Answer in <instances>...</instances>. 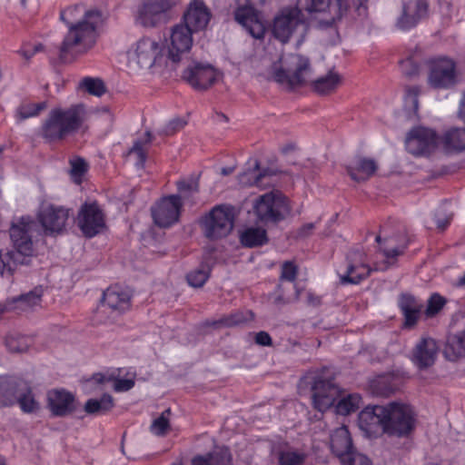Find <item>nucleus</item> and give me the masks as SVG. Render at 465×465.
I'll return each instance as SVG.
<instances>
[{
	"label": "nucleus",
	"mask_w": 465,
	"mask_h": 465,
	"mask_svg": "<svg viewBox=\"0 0 465 465\" xmlns=\"http://www.w3.org/2000/svg\"><path fill=\"white\" fill-rule=\"evenodd\" d=\"M82 13V7L74 5L60 14L61 20L68 25V32L59 46L58 57L63 63L74 60L77 54H85L96 43L97 29L105 18L104 13L92 8L84 11L83 17L78 19Z\"/></svg>",
	"instance_id": "1"
},
{
	"label": "nucleus",
	"mask_w": 465,
	"mask_h": 465,
	"mask_svg": "<svg viewBox=\"0 0 465 465\" xmlns=\"http://www.w3.org/2000/svg\"><path fill=\"white\" fill-rule=\"evenodd\" d=\"M84 104L72 105L68 109H52L41 127V135L48 143L63 140L77 131L84 121Z\"/></svg>",
	"instance_id": "2"
},
{
	"label": "nucleus",
	"mask_w": 465,
	"mask_h": 465,
	"mask_svg": "<svg viewBox=\"0 0 465 465\" xmlns=\"http://www.w3.org/2000/svg\"><path fill=\"white\" fill-rule=\"evenodd\" d=\"M304 9L309 13H322L326 17L318 21V27L327 29L335 26L347 15L351 8L357 16L366 17L368 0H304Z\"/></svg>",
	"instance_id": "3"
},
{
	"label": "nucleus",
	"mask_w": 465,
	"mask_h": 465,
	"mask_svg": "<svg viewBox=\"0 0 465 465\" xmlns=\"http://www.w3.org/2000/svg\"><path fill=\"white\" fill-rule=\"evenodd\" d=\"M280 66L272 64L273 80L288 90L306 85L312 75L310 59L300 54H289L280 58Z\"/></svg>",
	"instance_id": "4"
},
{
	"label": "nucleus",
	"mask_w": 465,
	"mask_h": 465,
	"mask_svg": "<svg viewBox=\"0 0 465 465\" xmlns=\"http://www.w3.org/2000/svg\"><path fill=\"white\" fill-rule=\"evenodd\" d=\"M257 222L268 225L283 221L292 212L289 200L280 192H271L259 196L253 203Z\"/></svg>",
	"instance_id": "5"
},
{
	"label": "nucleus",
	"mask_w": 465,
	"mask_h": 465,
	"mask_svg": "<svg viewBox=\"0 0 465 465\" xmlns=\"http://www.w3.org/2000/svg\"><path fill=\"white\" fill-rule=\"evenodd\" d=\"M384 433L390 436L406 437L415 427V413L405 403L391 401L385 405Z\"/></svg>",
	"instance_id": "6"
},
{
	"label": "nucleus",
	"mask_w": 465,
	"mask_h": 465,
	"mask_svg": "<svg viewBox=\"0 0 465 465\" xmlns=\"http://www.w3.org/2000/svg\"><path fill=\"white\" fill-rule=\"evenodd\" d=\"M200 224L204 236L210 240L226 237L233 229V208L225 205L215 206L203 217Z\"/></svg>",
	"instance_id": "7"
},
{
	"label": "nucleus",
	"mask_w": 465,
	"mask_h": 465,
	"mask_svg": "<svg viewBox=\"0 0 465 465\" xmlns=\"http://www.w3.org/2000/svg\"><path fill=\"white\" fill-rule=\"evenodd\" d=\"M238 6L233 12L234 20L254 39L263 40L267 27L254 5L263 4L265 0H236Z\"/></svg>",
	"instance_id": "8"
},
{
	"label": "nucleus",
	"mask_w": 465,
	"mask_h": 465,
	"mask_svg": "<svg viewBox=\"0 0 465 465\" xmlns=\"http://www.w3.org/2000/svg\"><path fill=\"white\" fill-rule=\"evenodd\" d=\"M194 32L183 23L172 27L170 44L165 58V65L175 69L176 65L189 53L193 45V34Z\"/></svg>",
	"instance_id": "9"
},
{
	"label": "nucleus",
	"mask_w": 465,
	"mask_h": 465,
	"mask_svg": "<svg viewBox=\"0 0 465 465\" xmlns=\"http://www.w3.org/2000/svg\"><path fill=\"white\" fill-rule=\"evenodd\" d=\"M35 221L31 216H22L16 223H12L9 234L13 244V251L16 255L26 258L31 263L34 256V243L29 234Z\"/></svg>",
	"instance_id": "10"
},
{
	"label": "nucleus",
	"mask_w": 465,
	"mask_h": 465,
	"mask_svg": "<svg viewBox=\"0 0 465 465\" xmlns=\"http://www.w3.org/2000/svg\"><path fill=\"white\" fill-rule=\"evenodd\" d=\"M304 23V16L297 7L282 9L273 18L272 35L282 44L290 41L297 27Z\"/></svg>",
	"instance_id": "11"
},
{
	"label": "nucleus",
	"mask_w": 465,
	"mask_h": 465,
	"mask_svg": "<svg viewBox=\"0 0 465 465\" xmlns=\"http://www.w3.org/2000/svg\"><path fill=\"white\" fill-rule=\"evenodd\" d=\"M176 5V0H143L139 6L136 21L143 27H156L166 21L167 13Z\"/></svg>",
	"instance_id": "12"
},
{
	"label": "nucleus",
	"mask_w": 465,
	"mask_h": 465,
	"mask_svg": "<svg viewBox=\"0 0 465 465\" xmlns=\"http://www.w3.org/2000/svg\"><path fill=\"white\" fill-rule=\"evenodd\" d=\"M312 391L313 407L321 412L332 407L341 393L333 377L325 378L322 375L315 377Z\"/></svg>",
	"instance_id": "13"
},
{
	"label": "nucleus",
	"mask_w": 465,
	"mask_h": 465,
	"mask_svg": "<svg viewBox=\"0 0 465 465\" xmlns=\"http://www.w3.org/2000/svg\"><path fill=\"white\" fill-rule=\"evenodd\" d=\"M439 144L440 136L437 133L422 126L412 128L406 139L408 151L415 156L430 154Z\"/></svg>",
	"instance_id": "14"
},
{
	"label": "nucleus",
	"mask_w": 465,
	"mask_h": 465,
	"mask_svg": "<svg viewBox=\"0 0 465 465\" xmlns=\"http://www.w3.org/2000/svg\"><path fill=\"white\" fill-rule=\"evenodd\" d=\"M68 218V209L54 204L43 206L37 213V220L43 227L45 235L49 236L63 233Z\"/></svg>",
	"instance_id": "15"
},
{
	"label": "nucleus",
	"mask_w": 465,
	"mask_h": 465,
	"mask_svg": "<svg viewBox=\"0 0 465 465\" xmlns=\"http://www.w3.org/2000/svg\"><path fill=\"white\" fill-rule=\"evenodd\" d=\"M182 206L183 203L179 195L163 197L151 208L154 223L162 228L173 225L179 219Z\"/></svg>",
	"instance_id": "16"
},
{
	"label": "nucleus",
	"mask_w": 465,
	"mask_h": 465,
	"mask_svg": "<svg viewBox=\"0 0 465 465\" xmlns=\"http://www.w3.org/2000/svg\"><path fill=\"white\" fill-rule=\"evenodd\" d=\"M78 226L83 234L92 238L105 228L104 213L96 202L84 203L78 213Z\"/></svg>",
	"instance_id": "17"
},
{
	"label": "nucleus",
	"mask_w": 465,
	"mask_h": 465,
	"mask_svg": "<svg viewBox=\"0 0 465 465\" xmlns=\"http://www.w3.org/2000/svg\"><path fill=\"white\" fill-rule=\"evenodd\" d=\"M182 79L194 90L205 91L216 82L217 73L211 64L193 63L184 69Z\"/></svg>",
	"instance_id": "18"
},
{
	"label": "nucleus",
	"mask_w": 465,
	"mask_h": 465,
	"mask_svg": "<svg viewBox=\"0 0 465 465\" xmlns=\"http://www.w3.org/2000/svg\"><path fill=\"white\" fill-rule=\"evenodd\" d=\"M160 44L149 37L141 38L135 45L133 59L141 68L149 69L155 64H163Z\"/></svg>",
	"instance_id": "19"
},
{
	"label": "nucleus",
	"mask_w": 465,
	"mask_h": 465,
	"mask_svg": "<svg viewBox=\"0 0 465 465\" xmlns=\"http://www.w3.org/2000/svg\"><path fill=\"white\" fill-rule=\"evenodd\" d=\"M385 413L386 408L382 405L365 407L358 417L360 429L369 437L384 433Z\"/></svg>",
	"instance_id": "20"
},
{
	"label": "nucleus",
	"mask_w": 465,
	"mask_h": 465,
	"mask_svg": "<svg viewBox=\"0 0 465 465\" xmlns=\"http://www.w3.org/2000/svg\"><path fill=\"white\" fill-rule=\"evenodd\" d=\"M456 64L451 59L440 58L432 61L429 74V83L434 88H448L456 82Z\"/></svg>",
	"instance_id": "21"
},
{
	"label": "nucleus",
	"mask_w": 465,
	"mask_h": 465,
	"mask_svg": "<svg viewBox=\"0 0 465 465\" xmlns=\"http://www.w3.org/2000/svg\"><path fill=\"white\" fill-rule=\"evenodd\" d=\"M46 407L54 417L70 415L77 409L74 395L64 389L48 391Z\"/></svg>",
	"instance_id": "22"
},
{
	"label": "nucleus",
	"mask_w": 465,
	"mask_h": 465,
	"mask_svg": "<svg viewBox=\"0 0 465 465\" xmlns=\"http://www.w3.org/2000/svg\"><path fill=\"white\" fill-rule=\"evenodd\" d=\"M212 13L203 0H193L187 5L183 15V24L194 33L203 31L207 28Z\"/></svg>",
	"instance_id": "23"
},
{
	"label": "nucleus",
	"mask_w": 465,
	"mask_h": 465,
	"mask_svg": "<svg viewBox=\"0 0 465 465\" xmlns=\"http://www.w3.org/2000/svg\"><path fill=\"white\" fill-rule=\"evenodd\" d=\"M345 169L351 179L357 183H363L373 176L378 170V164L372 158L355 154L351 157Z\"/></svg>",
	"instance_id": "24"
},
{
	"label": "nucleus",
	"mask_w": 465,
	"mask_h": 465,
	"mask_svg": "<svg viewBox=\"0 0 465 465\" xmlns=\"http://www.w3.org/2000/svg\"><path fill=\"white\" fill-rule=\"evenodd\" d=\"M438 351L434 339L422 337L413 348L411 359L420 370H425L435 363Z\"/></svg>",
	"instance_id": "25"
},
{
	"label": "nucleus",
	"mask_w": 465,
	"mask_h": 465,
	"mask_svg": "<svg viewBox=\"0 0 465 465\" xmlns=\"http://www.w3.org/2000/svg\"><path fill=\"white\" fill-rule=\"evenodd\" d=\"M43 296V289L35 287L29 292L20 294L5 301L0 304V315L5 312H27L40 305Z\"/></svg>",
	"instance_id": "26"
},
{
	"label": "nucleus",
	"mask_w": 465,
	"mask_h": 465,
	"mask_svg": "<svg viewBox=\"0 0 465 465\" xmlns=\"http://www.w3.org/2000/svg\"><path fill=\"white\" fill-rule=\"evenodd\" d=\"M403 379L394 373H384L374 377L369 382V391L373 396L388 398L399 391Z\"/></svg>",
	"instance_id": "27"
},
{
	"label": "nucleus",
	"mask_w": 465,
	"mask_h": 465,
	"mask_svg": "<svg viewBox=\"0 0 465 465\" xmlns=\"http://www.w3.org/2000/svg\"><path fill=\"white\" fill-rule=\"evenodd\" d=\"M364 254L361 252H354L347 257L348 267L344 275L340 277L342 284H358L370 276L371 269L364 262Z\"/></svg>",
	"instance_id": "28"
},
{
	"label": "nucleus",
	"mask_w": 465,
	"mask_h": 465,
	"mask_svg": "<svg viewBox=\"0 0 465 465\" xmlns=\"http://www.w3.org/2000/svg\"><path fill=\"white\" fill-rule=\"evenodd\" d=\"M131 300L132 294L126 288L114 284L104 292L102 303L112 312L124 313L131 308Z\"/></svg>",
	"instance_id": "29"
},
{
	"label": "nucleus",
	"mask_w": 465,
	"mask_h": 465,
	"mask_svg": "<svg viewBox=\"0 0 465 465\" xmlns=\"http://www.w3.org/2000/svg\"><path fill=\"white\" fill-rule=\"evenodd\" d=\"M428 14L426 0H410L403 5L402 14L398 19L397 25L402 30L415 26Z\"/></svg>",
	"instance_id": "30"
},
{
	"label": "nucleus",
	"mask_w": 465,
	"mask_h": 465,
	"mask_svg": "<svg viewBox=\"0 0 465 465\" xmlns=\"http://www.w3.org/2000/svg\"><path fill=\"white\" fill-rule=\"evenodd\" d=\"M398 305L404 318L403 328H413L420 317L423 305L411 293H401Z\"/></svg>",
	"instance_id": "31"
},
{
	"label": "nucleus",
	"mask_w": 465,
	"mask_h": 465,
	"mask_svg": "<svg viewBox=\"0 0 465 465\" xmlns=\"http://www.w3.org/2000/svg\"><path fill=\"white\" fill-rule=\"evenodd\" d=\"M330 447L340 461L354 450L352 440L346 426L335 429L330 437Z\"/></svg>",
	"instance_id": "32"
},
{
	"label": "nucleus",
	"mask_w": 465,
	"mask_h": 465,
	"mask_svg": "<svg viewBox=\"0 0 465 465\" xmlns=\"http://www.w3.org/2000/svg\"><path fill=\"white\" fill-rule=\"evenodd\" d=\"M341 83V75L331 69L326 75L312 81L311 85L316 94L320 95H327L335 92Z\"/></svg>",
	"instance_id": "33"
},
{
	"label": "nucleus",
	"mask_w": 465,
	"mask_h": 465,
	"mask_svg": "<svg viewBox=\"0 0 465 465\" xmlns=\"http://www.w3.org/2000/svg\"><path fill=\"white\" fill-rule=\"evenodd\" d=\"M26 258L16 255L11 250H0V276L11 278L21 265H29Z\"/></svg>",
	"instance_id": "34"
},
{
	"label": "nucleus",
	"mask_w": 465,
	"mask_h": 465,
	"mask_svg": "<svg viewBox=\"0 0 465 465\" xmlns=\"http://www.w3.org/2000/svg\"><path fill=\"white\" fill-rule=\"evenodd\" d=\"M20 381L14 377L0 376V408L15 404V393L18 392Z\"/></svg>",
	"instance_id": "35"
},
{
	"label": "nucleus",
	"mask_w": 465,
	"mask_h": 465,
	"mask_svg": "<svg viewBox=\"0 0 465 465\" xmlns=\"http://www.w3.org/2000/svg\"><path fill=\"white\" fill-rule=\"evenodd\" d=\"M15 398V404L17 403L25 413H35L40 410V403L35 400L32 388L23 381H20Z\"/></svg>",
	"instance_id": "36"
},
{
	"label": "nucleus",
	"mask_w": 465,
	"mask_h": 465,
	"mask_svg": "<svg viewBox=\"0 0 465 465\" xmlns=\"http://www.w3.org/2000/svg\"><path fill=\"white\" fill-rule=\"evenodd\" d=\"M444 355L449 361H452L465 357V330L448 337Z\"/></svg>",
	"instance_id": "37"
},
{
	"label": "nucleus",
	"mask_w": 465,
	"mask_h": 465,
	"mask_svg": "<svg viewBox=\"0 0 465 465\" xmlns=\"http://www.w3.org/2000/svg\"><path fill=\"white\" fill-rule=\"evenodd\" d=\"M269 241L267 232L261 227H249L240 235V242L242 246L255 248L267 243Z\"/></svg>",
	"instance_id": "38"
},
{
	"label": "nucleus",
	"mask_w": 465,
	"mask_h": 465,
	"mask_svg": "<svg viewBox=\"0 0 465 465\" xmlns=\"http://www.w3.org/2000/svg\"><path fill=\"white\" fill-rule=\"evenodd\" d=\"M114 399L110 394L104 393L100 399H89L84 407L88 414H104L114 407Z\"/></svg>",
	"instance_id": "39"
},
{
	"label": "nucleus",
	"mask_w": 465,
	"mask_h": 465,
	"mask_svg": "<svg viewBox=\"0 0 465 465\" xmlns=\"http://www.w3.org/2000/svg\"><path fill=\"white\" fill-rule=\"evenodd\" d=\"M47 108L45 101L40 103L22 102L15 111V117L18 122H22L30 117L37 116L42 111Z\"/></svg>",
	"instance_id": "40"
},
{
	"label": "nucleus",
	"mask_w": 465,
	"mask_h": 465,
	"mask_svg": "<svg viewBox=\"0 0 465 465\" xmlns=\"http://www.w3.org/2000/svg\"><path fill=\"white\" fill-rule=\"evenodd\" d=\"M78 88L90 95L101 97L107 92L106 85L101 78L86 76L78 84Z\"/></svg>",
	"instance_id": "41"
},
{
	"label": "nucleus",
	"mask_w": 465,
	"mask_h": 465,
	"mask_svg": "<svg viewBox=\"0 0 465 465\" xmlns=\"http://www.w3.org/2000/svg\"><path fill=\"white\" fill-rule=\"evenodd\" d=\"M361 397L358 393L348 394L341 399L335 405V411L340 415H349L360 408Z\"/></svg>",
	"instance_id": "42"
},
{
	"label": "nucleus",
	"mask_w": 465,
	"mask_h": 465,
	"mask_svg": "<svg viewBox=\"0 0 465 465\" xmlns=\"http://www.w3.org/2000/svg\"><path fill=\"white\" fill-rule=\"evenodd\" d=\"M254 319V313L252 311L246 312H235L230 315L224 316L217 322H213V325H222L225 327L238 326L246 323Z\"/></svg>",
	"instance_id": "43"
},
{
	"label": "nucleus",
	"mask_w": 465,
	"mask_h": 465,
	"mask_svg": "<svg viewBox=\"0 0 465 465\" xmlns=\"http://www.w3.org/2000/svg\"><path fill=\"white\" fill-rule=\"evenodd\" d=\"M308 453L301 450H285L278 453L279 465H303Z\"/></svg>",
	"instance_id": "44"
},
{
	"label": "nucleus",
	"mask_w": 465,
	"mask_h": 465,
	"mask_svg": "<svg viewBox=\"0 0 465 465\" xmlns=\"http://www.w3.org/2000/svg\"><path fill=\"white\" fill-rule=\"evenodd\" d=\"M211 275V268L206 263H201L200 266L186 274V280L190 286L201 288L204 285Z\"/></svg>",
	"instance_id": "45"
},
{
	"label": "nucleus",
	"mask_w": 465,
	"mask_h": 465,
	"mask_svg": "<svg viewBox=\"0 0 465 465\" xmlns=\"http://www.w3.org/2000/svg\"><path fill=\"white\" fill-rule=\"evenodd\" d=\"M171 413L170 408L163 411L162 414L152 422L150 426L151 432L158 437L166 436L171 430Z\"/></svg>",
	"instance_id": "46"
},
{
	"label": "nucleus",
	"mask_w": 465,
	"mask_h": 465,
	"mask_svg": "<svg viewBox=\"0 0 465 465\" xmlns=\"http://www.w3.org/2000/svg\"><path fill=\"white\" fill-rule=\"evenodd\" d=\"M259 170V162L256 161L253 168H249L246 171L242 172L238 176L239 183L244 187L249 186H261L262 184V175L257 174V171Z\"/></svg>",
	"instance_id": "47"
},
{
	"label": "nucleus",
	"mask_w": 465,
	"mask_h": 465,
	"mask_svg": "<svg viewBox=\"0 0 465 465\" xmlns=\"http://www.w3.org/2000/svg\"><path fill=\"white\" fill-rule=\"evenodd\" d=\"M5 345L12 352H24L29 347L28 339L20 333H9L5 337Z\"/></svg>",
	"instance_id": "48"
},
{
	"label": "nucleus",
	"mask_w": 465,
	"mask_h": 465,
	"mask_svg": "<svg viewBox=\"0 0 465 465\" xmlns=\"http://www.w3.org/2000/svg\"><path fill=\"white\" fill-rule=\"evenodd\" d=\"M71 171L70 174L74 182L80 184L83 181V176L88 171V163L82 157H74L70 160Z\"/></svg>",
	"instance_id": "49"
},
{
	"label": "nucleus",
	"mask_w": 465,
	"mask_h": 465,
	"mask_svg": "<svg viewBox=\"0 0 465 465\" xmlns=\"http://www.w3.org/2000/svg\"><path fill=\"white\" fill-rule=\"evenodd\" d=\"M210 465H231L232 455L228 448H221L205 458Z\"/></svg>",
	"instance_id": "50"
},
{
	"label": "nucleus",
	"mask_w": 465,
	"mask_h": 465,
	"mask_svg": "<svg viewBox=\"0 0 465 465\" xmlns=\"http://www.w3.org/2000/svg\"><path fill=\"white\" fill-rule=\"evenodd\" d=\"M148 148L143 144V141L138 139L134 142L133 146L128 150L127 155L135 154L136 165L143 167L147 159Z\"/></svg>",
	"instance_id": "51"
},
{
	"label": "nucleus",
	"mask_w": 465,
	"mask_h": 465,
	"mask_svg": "<svg viewBox=\"0 0 465 465\" xmlns=\"http://www.w3.org/2000/svg\"><path fill=\"white\" fill-rule=\"evenodd\" d=\"M446 299L439 293H433L428 300L425 314L427 317H433L444 307Z\"/></svg>",
	"instance_id": "52"
},
{
	"label": "nucleus",
	"mask_w": 465,
	"mask_h": 465,
	"mask_svg": "<svg viewBox=\"0 0 465 465\" xmlns=\"http://www.w3.org/2000/svg\"><path fill=\"white\" fill-rule=\"evenodd\" d=\"M420 88L417 85H409L405 87V104L409 105L414 114H417L419 109V95Z\"/></svg>",
	"instance_id": "53"
},
{
	"label": "nucleus",
	"mask_w": 465,
	"mask_h": 465,
	"mask_svg": "<svg viewBox=\"0 0 465 465\" xmlns=\"http://www.w3.org/2000/svg\"><path fill=\"white\" fill-rule=\"evenodd\" d=\"M341 462L342 465H372L367 456L357 452L355 450H351Z\"/></svg>",
	"instance_id": "54"
},
{
	"label": "nucleus",
	"mask_w": 465,
	"mask_h": 465,
	"mask_svg": "<svg viewBox=\"0 0 465 465\" xmlns=\"http://www.w3.org/2000/svg\"><path fill=\"white\" fill-rule=\"evenodd\" d=\"M187 124V121L182 117L172 119L159 133L162 135L171 136L181 131Z\"/></svg>",
	"instance_id": "55"
},
{
	"label": "nucleus",
	"mask_w": 465,
	"mask_h": 465,
	"mask_svg": "<svg viewBox=\"0 0 465 465\" xmlns=\"http://www.w3.org/2000/svg\"><path fill=\"white\" fill-rule=\"evenodd\" d=\"M298 274V267L293 262L286 261L282 265L281 280H286L288 282H295Z\"/></svg>",
	"instance_id": "56"
},
{
	"label": "nucleus",
	"mask_w": 465,
	"mask_h": 465,
	"mask_svg": "<svg viewBox=\"0 0 465 465\" xmlns=\"http://www.w3.org/2000/svg\"><path fill=\"white\" fill-rule=\"evenodd\" d=\"M401 67L404 75L409 78L415 77L420 74V64L411 57L402 60Z\"/></svg>",
	"instance_id": "57"
},
{
	"label": "nucleus",
	"mask_w": 465,
	"mask_h": 465,
	"mask_svg": "<svg viewBox=\"0 0 465 465\" xmlns=\"http://www.w3.org/2000/svg\"><path fill=\"white\" fill-rule=\"evenodd\" d=\"M176 186L180 193H197L199 191L197 181L187 182L181 180L176 183Z\"/></svg>",
	"instance_id": "58"
},
{
	"label": "nucleus",
	"mask_w": 465,
	"mask_h": 465,
	"mask_svg": "<svg viewBox=\"0 0 465 465\" xmlns=\"http://www.w3.org/2000/svg\"><path fill=\"white\" fill-rule=\"evenodd\" d=\"M277 292L278 294L274 299V302L279 305L289 303L293 300H297L299 297V292L297 291H295L293 295H285L282 292V284L278 285Z\"/></svg>",
	"instance_id": "59"
},
{
	"label": "nucleus",
	"mask_w": 465,
	"mask_h": 465,
	"mask_svg": "<svg viewBox=\"0 0 465 465\" xmlns=\"http://www.w3.org/2000/svg\"><path fill=\"white\" fill-rule=\"evenodd\" d=\"M113 381L115 391H127L134 386V381L131 379H115L114 377Z\"/></svg>",
	"instance_id": "60"
},
{
	"label": "nucleus",
	"mask_w": 465,
	"mask_h": 465,
	"mask_svg": "<svg viewBox=\"0 0 465 465\" xmlns=\"http://www.w3.org/2000/svg\"><path fill=\"white\" fill-rule=\"evenodd\" d=\"M315 225L312 223H305L297 229L295 232L296 239H303L310 236L314 229Z\"/></svg>",
	"instance_id": "61"
},
{
	"label": "nucleus",
	"mask_w": 465,
	"mask_h": 465,
	"mask_svg": "<svg viewBox=\"0 0 465 465\" xmlns=\"http://www.w3.org/2000/svg\"><path fill=\"white\" fill-rule=\"evenodd\" d=\"M408 241H405L401 247H393L391 249H383L382 252L386 258H395L403 253L404 249L407 248Z\"/></svg>",
	"instance_id": "62"
},
{
	"label": "nucleus",
	"mask_w": 465,
	"mask_h": 465,
	"mask_svg": "<svg viewBox=\"0 0 465 465\" xmlns=\"http://www.w3.org/2000/svg\"><path fill=\"white\" fill-rule=\"evenodd\" d=\"M255 342L262 346H271L272 340L268 332L261 331L255 335Z\"/></svg>",
	"instance_id": "63"
},
{
	"label": "nucleus",
	"mask_w": 465,
	"mask_h": 465,
	"mask_svg": "<svg viewBox=\"0 0 465 465\" xmlns=\"http://www.w3.org/2000/svg\"><path fill=\"white\" fill-rule=\"evenodd\" d=\"M451 220H452V214H448V215H443V216L438 215L436 218L437 228L440 231H444L449 226Z\"/></svg>",
	"instance_id": "64"
}]
</instances>
